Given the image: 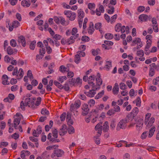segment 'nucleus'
I'll return each instance as SVG.
<instances>
[{
  "label": "nucleus",
  "mask_w": 159,
  "mask_h": 159,
  "mask_svg": "<svg viewBox=\"0 0 159 159\" xmlns=\"http://www.w3.org/2000/svg\"><path fill=\"white\" fill-rule=\"evenodd\" d=\"M151 116L150 113H147L145 117L144 120V124L146 125V129H148L152 125L155 121V118L153 117H151L150 119Z\"/></svg>",
  "instance_id": "f257e3e1"
},
{
  "label": "nucleus",
  "mask_w": 159,
  "mask_h": 159,
  "mask_svg": "<svg viewBox=\"0 0 159 159\" xmlns=\"http://www.w3.org/2000/svg\"><path fill=\"white\" fill-rule=\"evenodd\" d=\"M127 123L126 120H125V119L121 120L119 122L117 126V130H119L120 129H125L127 126Z\"/></svg>",
  "instance_id": "f03ea898"
},
{
  "label": "nucleus",
  "mask_w": 159,
  "mask_h": 159,
  "mask_svg": "<svg viewBox=\"0 0 159 159\" xmlns=\"http://www.w3.org/2000/svg\"><path fill=\"white\" fill-rule=\"evenodd\" d=\"M54 19L55 22L57 24H61L63 25H67V24L66 25L65 23L66 21L65 19L62 17L59 16L58 17L57 16H55Z\"/></svg>",
  "instance_id": "7ed1b4c3"
},
{
  "label": "nucleus",
  "mask_w": 159,
  "mask_h": 159,
  "mask_svg": "<svg viewBox=\"0 0 159 159\" xmlns=\"http://www.w3.org/2000/svg\"><path fill=\"white\" fill-rule=\"evenodd\" d=\"M92 89L89 90V92H84V94L87 96L92 97L94 96V95L96 93L95 91L99 89V87H97V86H95L96 89H94V86H91Z\"/></svg>",
  "instance_id": "20e7f679"
},
{
  "label": "nucleus",
  "mask_w": 159,
  "mask_h": 159,
  "mask_svg": "<svg viewBox=\"0 0 159 159\" xmlns=\"http://www.w3.org/2000/svg\"><path fill=\"white\" fill-rule=\"evenodd\" d=\"M26 102V107L28 106V107L31 108L33 109H34L37 108L34 106V102L31 99V98H26L25 99Z\"/></svg>",
  "instance_id": "39448f33"
},
{
  "label": "nucleus",
  "mask_w": 159,
  "mask_h": 159,
  "mask_svg": "<svg viewBox=\"0 0 159 159\" xmlns=\"http://www.w3.org/2000/svg\"><path fill=\"white\" fill-rule=\"evenodd\" d=\"M64 154V152L62 150L58 149L54 151V152L51 156L52 158H53L56 156L58 157H61Z\"/></svg>",
  "instance_id": "423d86ee"
},
{
  "label": "nucleus",
  "mask_w": 159,
  "mask_h": 159,
  "mask_svg": "<svg viewBox=\"0 0 159 159\" xmlns=\"http://www.w3.org/2000/svg\"><path fill=\"white\" fill-rule=\"evenodd\" d=\"M95 78V76L94 75H91L89 77L88 81V83L90 87L94 86V89H96L95 86H97L94 83Z\"/></svg>",
  "instance_id": "0eeeda50"
},
{
  "label": "nucleus",
  "mask_w": 159,
  "mask_h": 159,
  "mask_svg": "<svg viewBox=\"0 0 159 159\" xmlns=\"http://www.w3.org/2000/svg\"><path fill=\"white\" fill-rule=\"evenodd\" d=\"M82 109L83 110L82 115L84 116L87 115L89 112V109L88 108V105L87 104H84L83 105Z\"/></svg>",
  "instance_id": "6e6552de"
},
{
  "label": "nucleus",
  "mask_w": 159,
  "mask_h": 159,
  "mask_svg": "<svg viewBox=\"0 0 159 159\" xmlns=\"http://www.w3.org/2000/svg\"><path fill=\"white\" fill-rule=\"evenodd\" d=\"M17 41L19 43H21L23 47L26 45V42L25 38L22 35H21L18 38Z\"/></svg>",
  "instance_id": "1a4fd4ad"
},
{
  "label": "nucleus",
  "mask_w": 159,
  "mask_h": 159,
  "mask_svg": "<svg viewBox=\"0 0 159 159\" xmlns=\"http://www.w3.org/2000/svg\"><path fill=\"white\" fill-rule=\"evenodd\" d=\"M15 98V96L12 94H9L8 97L5 98L4 101L5 102H8L9 103L11 102V100H13Z\"/></svg>",
  "instance_id": "9d476101"
},
{
  "label": "nucleus",
  "mask_w": 159,
  "mask_h": 159,
  "mask_svg": "<svg viewBox=\"0 0 159 159\" xmlns=\"http://www.w3.org/2000/svg\"><path fill=\"white\" fill-rule=\"evenodd\" d=\"M66 125H63L62 126L61 128L60 129L61 132L60 131L59 132V134L61 136H63L66 133Z\"/></svg>",
  "instance_id": "9b49d317"
},
{
  "label": "nucleus",
  "mask_w": 159,
  "mask_h": 159,
  "mask_svg": "<svg viewBox=\"0 0 159 159\" xmlns=\"http://www.w3.org/2000/svg\"><path fill=\"white\" fill-rule=\"evenodd\" d=\"M119 85L117 83H116L115 84V86H114L112 89V91L114 94H117L119 92Z\"/></svg>",
  "instance_id": "f8f14e48"
},
{
  "label": "nucleus",
  "mask_w": 159,
  "mask_h": 159,
  "mask_svg": "<svg viewBox=\"0 0 159 159\" xmlns=\"http://www.w3.org/2000/svg\"><path fill=\"white\" fill-rule=\"evenodd\" d=\"M143 119L141 118H139L138 120L136 121V127L137 128L138 127H139V128L141 127L142 128V126L143 124Z\"/></svg>",
  "instance_id": "ddd939ff"
},
{
  "label": "nucleus",
  "mask_w": 159,
  "mask_h": 159,
  "mask_svg": "<svg viewBox=\"0 0 159 159\" xmlns=\"http://www.w3.org/2000/svg\"><path fill=\"white\" fill-rule=\"evenodd\" d=\"M94 30L93 27V24L92 22H91L89 25L88 29V32L89 34H92Z\"/></svg>",
  "instance_id": "4468645a"
},
{
  "label": "nucleus",
  "mask_w": 159,
  "mask_h": 159,
  "mask_svg": "<svg viewBox=\"0 0 159 159\" xmlns=\"http://www.w3.org/2000/svg\"><path fill=\"white\" fill-rule=\"evenodd\" d=\"M2 78L4 80L2 82V83L4 85L9 84V83H8V76L6 75H4L2 76Z\"/></svg>",
  "instance_id": "2eb2a0df"
},
{
  "label": "nucleus",
  "mask_w": 159,
  "mask_h": 159,
  "mask_svg": "<svg viewBox=\"0 0 159 159\" xmlns=\"http://www.w3.org/2000/svg\"><path fill=\"white\" fill-rule=\"evenodd\" d=\"M15 51H13L12 48L11 47L9 46L7 50V53L10 55L15 54L17 52V50L15 49Z\"/></svg>",
  "instance_id": "dca6fc26"
},
{
  "label": "nucleus",
  "mask_w": 159,
  "mask_h": 159,
  "mask_svg": "<svg viewBox=\"0 0 159 159\" xmlns=\"http://www.w3.org/2000/svg\"><path fill=\"white\" fill-rule=\"evenodd\" d=\"M139 19L142 21H146L148 19V16L145 14H143L139 16Z\"/></svg>",
  "instance_id": "f3484780"
},
{
  "label": "nucleus",
  "mask_w": 159,
  "mask_h": 159,
  "mask_svg": "<svg viewBox=\"0 0 159 159\" xmlns=\"http://www.w3.org/2000/svg\"><path fill=\"white\" fill-rule=\"evenodd\" d=\"M109 126L108 121H105L103 126V130L104 132H107L109 129Z\"/></svg>",
  "instance_id": "a211bd4d"
},
{
  "label": "nucleus",
  "mask_w": 159,
  "mask_h": 159,
  "mask_svg": "<svg viewBox=\"0 0 159 159\" xmlns=\"http://www.w3.org/2000/svg\"><path fill=\"white\" fill-rule=\"evenodd\" d=\"M156 128L155 126H153L150 129L149 132L148 137L149 138H151L153 135L155 131Z\"/></svg>",
  "instance_id": "6ab92c4d"
},
{
  "label": "nucleus",
  "mask_w": 159,
  "mask_h": 159,
  "mask_svg": "<svg viewBox=\"0 0 159 159\" xmlns=\"http://www.w3.org/2000/svg\"><path fill=\"white\" fill-rule=\"evenodd\" d=\"M134 117V115L130 113L127 116L125 120H126V122H128L129 120H132Z\"/></svg>",
  "instance_id": "aec40b11"
},
{
  "label": "nucleus",
  "mask_w": 159,
  "mask_h": 159,
  "mask_svg": "<svg viewBox=\"0 0 159 159\" xmlns=\"http://www.w3.org/2000/svg\"><path fill=\"white\" fill-rule=\"evenodd\" d=\"M53 122L52 121L50 120L49 121V126L48 125H46L45 126V129L46 132L48 131L49 130L50 128H51L52 126Z\"/></svg>",
  "instance_id": "412c9836"
},
{
  "label": "nucleus",
  "mask_w": 159,
  "mask_h": 159,
  "mask_svg": "<svg viewBox=\"0 0 159 159\" xmlns=\"http://www.w3.org/2000/svg\"><path fill=\"white\" fill-rule=\"evenodd\" d=\"M102 81L101 78H96V84L97 87H99L102 84Z\"/></svg>",
  "instance_id": "4be33fe9"
},
{
  "label": "nucleus",
  "mask_w": 159,
  "mask_h": 159,
  "mask_svg": "<svg viewBox=\"0 0 159 159\" xmlns=\"http://www.w3.org/2000/svg\"><path fill=\"white\" fill-rule=\"evenodd\" d=\"M29 0H25L22 1L21 2L22 5L24 7H29L30 5V2H28V1Z\"/></svg>",
  "instance_id": "5701e85b"
},
{
  "label": "nucleus",
  "mask_w": 159,
  "mask_h": 159,
  "mask_svg": "<svg viewBox=\"0 0 159 159\" xmlns=\"http://www.w3.org/2000/svg\"><path fill=\"white\" fill-rule=\"evenodd\" d=\"M100 50L99 48H97L96 50L94 49H92V54L94 56L100 54Z\"/></svg>",
  "instance_id": "b1692460"
},
{
  "label": "nucleus",
  "mask_w": 159,
  "mask_h": 159,
  "mask_svg": "<svg viewBox=\"0 0 159 159\" xmlns=\"http://www.w3.org/2000/svg\"><path fill=\"white\" fill-rule=\"evenodd\" d=\"M78 14L79 19H83V18L84 16V11L81 9L78 10Z\"/></svg>",
  "instance_id": "393cba45"
},
{
  "label": "nucleus",
  "mask_w": 159,
  "mask_h": 159,
  "mask_svg": "<svg viewBox=\"0 0 159 159\" xmlns=\"http://www.w3.org/2000/svg\"><path fill=\"white\" fill-rule=\"evenodd\" d=\"M138 112V108L137 107H135L133 109L132 111L130 113L135 117L137 115Z\"/></svg>",
  "instance_id": "a878e982"
},
{
  "label": "nucleus",
  "mask_w": 159,
  "mask_h": 159,
  "mask_svg": "<svg viewBox=\"0 0 159 159\" xmlns=\"http://www.w3.org/2000/svg\"><path fill=\"white\" fill-rule=\"evenodd\" d=\"M152 42V41H147V45H146L145 48V51H148V49L151 46Z\"/></svg>",
  "instance_id": "bb28decb"
},
{
  "label": "nucleus",
  "mask_w": 159,
  "mask_h": 159,
  "mask_svg": "<svg viewBox=\"0 0 159 159\" xmlns=\"http://www.w3.org/2000/svg\"><path fill=\"white\" fill-rule=\"evenodd\" d=\"M116 125V121L114 119L112 120L110 124L111 129L113 130L115 127Z\"/></svg>",
  "instance_id": "cd10ccee"
},
{
  "label": "nucleus",
  "mask_w": 159,
  "mask_h": 159,
  "mask_svg": "<svg viewBox=\"0 0 159 159\" xmlns=\"http://www.w3.org/2000/svg\"><path fill=\"white\" fill-rule=\"evenodd\" d=\"M80 60V56L79 54H77L75 56V62L77 64L78 63Z\"/></svg>",
  "instance_id": "c85d7f7f"
},
{
  "label": "nucleus",
  "mask_w": 159,
  "mask_h": 159,
  "mask_svg": "<svg viewBox=\"0 0 159 159\" xmlns=\"http://www.w3.org/2000/svg\"><path fill=\"white\" fill-rule=\"evenodd\" d=\"M68 132L69 134H73L75 132V129L73 127L69 126L68 129Z\"/></svg>",
  "instance_id": "c756f323"
},
{
  "label": "nucleus",
  "mask_w": 159,
  "mask_h": 159,
  "mask_svg": "<svg viewBox=\"0 0 159 159\" xmlns=\"http://www.w3.org/2000/svg\"><path fill=\"white\" fill-rule=\"evenodd\" d=\"M41 113L43 115H48L49 114V111L45 108H43L41 110Z\"/></svg>",
  "instance_id": "7c9ffc66"
},
{
  "label": "nucleus",
  "mask_w": 159,
  "mask_h": 159,
  "mask_svg": "<svg viewBox=\"0 0 159 159\" xmlns=\"http://www.w3.org/2000/svg\"><path fill=\"white\" fill-rule=\"evenodd\" d=\"M54 84L60 89H62V85L56 80L54 81Z\"/></svg>",
  "instance_id": "2f4dec72"
},
{
  "label": "nucleus",
  "mask_w": 159,
  "mask_h": 159,
  "mask_svg": "<svg viewBox=\"0 0 159 159\" xmlns=\"http://www.w3.org/2000/svg\"><path fill=\"white\" fill-rule=\"evenodd\" d=\"M105 38L107 39H111L113 38V35L111 34L107 33L105 35Z\"/></svg>",
  "instance_id": "473e14b6"
},
{
  "label": "nucleus",
  "mask_w": 159,
  "mask_h": 159,
  "mask_svg": "<svg viewBox=\"0 0 159 159\" xmlns=\"http://www.w3.org/2000/svg\"><path fill=\"white\" fill-rule=\"evenodd\" d=\"M63 89L66 91H68L69 90L70 88L68 84L66 83L63 86L62 85V89Z\"/></svg>",
  "instance_id": "72a5a7b5"
},
{
  "label": "nucleus",
  "mask_w": 159,
  "mask_h": 159,
  "mask_svg": "<svg viewBox=\"0 0 159 159\" xmlns=\"http://www.w3.org/2000/svg\"><path fill=\"white\" fill-rule=\"evenodd\" d=\"M67 70V68L63 65L61 66L59 68L60 71L62 73H65L66 71H68V70Z\"/></svg>",
  "instance_id": "f704fd0d"
},
{
  "label": "nucleus",
  "mask_w": 159,
  "mask_h": 159,
  "mask_svg": "<svg viewBox=\"0 0 159 159\" xmlns=\"http://www.w3.org/2000/svg\"><path fill=\"white\" fill-rule=\"evenodd\" d=\"M121 24L120 23H118L115 26V30L116 32H119L120 31Z\"/></svg>",
  "instance_id": "c9c22d12"
},
{
  "label": "nucleus",
  "mask_w": 159,
  "mask_h": 159,
  "mask_svg": "<svg viewBox=\"0 0 159 159\" xmlns=\"http://www.w3.org/2000/svg\"><path fill=\"white\" fill-rule=\"evenodd\" d=\"M26 102H25H25L23 101H21L20 103V107L21 109L24 111L25 110V106H26Z\"/></svg>",
  "instance_id": "e433bc0d"
},
{
  "label": "nucleus",
  "mask_w": 159,
  "mask_h": 159,
  "mask_svg": "<svg viewBox=\"0 0 159 159\" xmlns=\"http://www.w3.org/2000/svg\"><path fill=\"white\" fill-rule=\"evenodd\" d=\"M135 101V100L134 102ZM136 105L138 107H139L141 106V101L140 98L139 97H138L137 99H136Z\"/></svg>",
  "instance_id": "4c0bfd02"
},
{
  "label": "nucleus",
  "mask_w": 159,
  "mask_h": 159,
  "mask_svg": "<svg viewBox=\"0 0 159 159\" xmlns=\"http://www.w3.org/2000/svg\"><path fill=\"white\" fill-rule=\"evenodd\" d=\"M35 45L36 42L34 41L32 42L30 45V48L32 50H34L35 46Z\"/></svg>",
  "instance_id": "58836bf2"
},
{
  "label": "nucleus",
  "mask_w": 159,
  "mask_h": 159,
  "mask_svg": "<svg viewBox=\"0 0 159 159\" xmlns=\"http://www.w3.org/2000/svg\"><path fill=\"white\" fill-rule=\"evenodd\" d=\"M104 90H102L101 92L99 93L98 95L95 97V98L98 99L101 98L102 95L104 94Z\"/></svg>",
  "instance_id": "ea45409f"
},
{
  "label": "nucleus",
  "mask_w": 159,
  "mask_h": 159,
  "mask_svg": "<svg viewBox=\"0 0 159 159\" xmlns=\"http://www.w3.org/2000/svg\"><path fill=\"white\" fill-rule=\"evenodd\" d=\"M106 62L108 63V64L105 65V67L108 70L109 69V68L112 66L111 62L109 61H107Z\"/></svg>",
  "instance_id": "a19ab883"
},
{
  "label": "nucleus",
  "mask_w": 159,
  "mask_h": 159,
  "mask_svg": "<svg viewBox=\"0 0 159 159\" xmlns=\"http://www.w3.org/2000/svg\"><path fill=\"white\" fill-rule=\"evenodd\" d=\"M67 79V77L66 76H60L58 79V80L61 83H63L64 80H66Z\"/></svg>",
  "instance_id": "79ce46f5"
},
{
  "label": "nucleus",
  "mask_w": 159,
  "mask_h": 159,
  "mask_svg": "<svg viewBox=\"0 0 159 159\" xmlns=\"http://www.w3.org/2000/svg\"><path fill=\"white\" fill-rule=\"evenodd\" d=\"M20 23L17 20H15L12 23V25L14 28H17L20 25Z\"/></svg>",
  "instance_id": "37998d69"
},
{
  "label": "nucleus",
  "mask_w": 159,
  "mask_h": 159,
  "mask_svg": "<svg viewBox=\"0 0 159 159\" xmlns=\"http://www.w3.org/2000/svg\"><path fill=\"white\" fill-rule=\"evenodd\" d=\"M115 113L116 112L114 110L112 109H111L108 111L107 114L108 116H111L115 114Z\"/></svg>",
  "instance_id": "c03bdc74"
},
{
  "label": "nucleus",
  "mask_w": 159,
  "mask_h": 159,
  "mask_svg": "<svg viewBox=\"0 0 159 159\" xmlns=\"http://www.w3.org/2000/svg\"><path fill=\"white\" fill-rule=\"evenodd\" d=\"M10 45L13 47H14L16 46V41L14 39H12L10 41Z\"/></svg>",
  "instance_id": "a18cd8bd"
},
{
  "label": "nucleus",
  "mask_w": 159,
  "mask_h": 159,
  "mask_svg": "<svg viewBox=\"0 0 159 159\" xmlns=\"http://www.w3.org/2000/svg\"><path fill=\"white\" fill-rule=\"evenodd\" d=\"M102 123L100 122L98 123L95 127V129L96 130L98 129H102V126L101 125Z\"/></svg>",
  "instance_id": "49530a36"
},
{
  "label": "nucleus",
  "mask_w": 159,
  "mask_h": 159,
  "mask_svg": "<svg viewBox=\"0 0 159 159\" xmlns=\"http://www.w3.org/2000/svg\"><path fill=\"white\" fill-rule=\"evenodd\" d=\"M53 136L55 138L58 137V131L57 130L55 129L52 131Z\"/></svg>",
  "instance_id": "de8ad7c7"
},
{
  "label": "nucleus",
  "mask_w": 159,
  "mask_h": 159,
  "mask_svg": "<svg viewBox=\"0 0 159 159\" xmlns=\"http://www.w3.org/2000/svg\"><path fill=\"white\" fill-rule=\"evenodd\" d=\"M41 101V98L40 97H38L37 98L36 103L35 104H34V106H35V107H36V106H39L40 104Z\"/></svg>",
  "instance_id": "09e8293b"
},
{
  "label": "nucleus",
  "mask_w": 159,
  "mask_h": 159,
  "mask_svg": "<svg viewBox=\"0 0 159 159\" xmlns=\"http://www.w3.org/2000/svg\"><path fill=\"white\" fill-rule=\"evenodd\" d=\"M88 8L90 10L94 8L95 7V5L94 3H89L88 4Z\"/></svg>",
  "instance_id": "8fccbe9b"
},
{
  "label": "nucleus",
  "mask_w": 159,
  "mask_h": 159,
  "mask_svg": "<svg viewBox=\"0 0 159 159\" xmlns=\"http://www.w3.org/2000/svg\"><path fill=\"white\" fill-rule=\"evenodd\" d=\"M72 12L70 11H65L64 14L65 15H66L67 17L69 18L71 16Z\"/></svg>",
  "instance_id": "3c124183"
},
{
  "label": "nucleus",
  "mask_w": 159,
  "mask_h": 159,
  "mask_svg": "<svg viewBox=\"0 0 159 159\" xmlns=\"http://www.w3.org/2000/svg\"><path fill=\"white\" fill-rule=\"evenodd\" d=\"M66 113L63 112L61 114L60 117L61 120V121H63L65 120L66 117Z\"/></svg>",
  "instance_id": "603ef678"
},
{
  "label": "nucleus",
  "mask_w": 159,
  "mask_h": 159,
  "mask_svg": "<svg viewBox=\"0 0 159 159\" xmlns=\"http://www.w3.org/2000/svg\"><path fill=\"white\" fill-rule=\"evenodd\" d=\"M20 118L19 117H18L15 119L14 121V124L19 125L20 123Z\"/></svg>",
  "instance_id": "864d4df0"
},
{
  "label": "nucleus",
  "mask_w": 159,
  "mask_h": 159,
  "mask_svg": "<svg viewBox=\"0 0 159 159\" xmlns=\"http://www.w3.org/2000/svg\"><path fill=\"white\" fill-rule=\"evenodd\" d=\"M19 73V74L18 75H17V76H18L19 75V76L20 77V79L21 78H22L23 77V74H24V72H23V70L22 69L20 68L19 70L18 74Z\"/></svg>",
  "instance_id": "5fc2aeb1"
},
{
  "label": "nucleus",
  "mask_w": 159,
  "mask_h": 159,
  "mask_svg": "<svg viewBox=\"0 0 159 159\" xmlns=\"http://www.w3.org/2000/svg\"><path fill=\"white\" fill-rule=\"evenodd\" d=\"M81 40L83 41H88L89 40V38L88 36L84 35L82 37Z\"/></svg>",
  "instance_id": "6e6d98bb"
},
{
  "label": "nucleus",
  "mask_w": 159,
  "mask_h": 159,
  "mask_svg": "<svg viewBox=\"0 0 159 159\" xmlns=\"http://www.w3.org/2000/svg\"><path fill=\"white\" fill-rule=\"evenodd\" d=\"M39 50L40 55L43 57L44 54L45 53V49L44 48H42V49H40Z\"/></svg>",
  "instance_id": "4d7b16f0"
},
{
  "label": "nucleus",
  "mask_w": 159,
  "mask_h": 159,
  "mask_svg": "<svg viewBox=\"0 0 159 159\" xmlns=\"http://www.w3.org/2000/svg\"><path fill=\"white\" fill-rule=\"evenodd\" d=\"M76 17V14L75 13H72L71 14V16L70 17L69 20H74L75 19Z\"/></svg>",
  "instance_id": "13d9d810"
},
{
  "label": "nucleus",
  "mask_w": 159,
  "mask_h": 159,
  "mask_svg": "<svg viewBox=\"0 0 159 159\" xmlns=\"http://www.w3.org/2000/svg\"><path fill=\"white\" fill-rule=\"evenodd\" d=\"M148 134V131L143 132L141 135V138L142 139H145L147 136Z\"/></svg>",
  "instance_id": "bf43d9fd"
},
{
  "label": "nucleus",
  "mask_w": 159,
  "mask_h": 159,
  "mask_svg": "<svg viewBox=\"0 0 159 159\" xmlns=\"http://www.w3.org/2000/svg\"><path fill=\"white\" fill-rule=\"evenodd\" d=\"M95 103V101L93 99H91L90 101L88 102V104L90 107L93 106Z\"/></svg>",
  "instance_id": "052dcab7"
},
{
  "label": "nucleus",
  "mask_w": 159,
  "mask_h": 159,
  "mask_svg": "<svg viewBox=\"0 0 159 159\" xmlns=\"http://www.w3.org/2000/svg\"><path fill=\"white\" fill-rule=\"evenodd\" d=\"M145 9L144 7L143 6H140L138 8V11L139 12H142L144 11Z\"/></svg>",
  "instance_id": "680f3d73"
},
{
  "label": "nucleus",
  "mask_w": 159,
  "mask_h": 159,
  "mask_svg": "<svg viewBox=\"0 0 159 159\" xmlns=\"http://www.w3.org/2000/svg\"><path fill=\"white\" fill-rule=\"evenodd\" d=\"M117 14H115L111 18V22L112 23L114 22L117 18Z\"/></svg>",
  "instance_id": "e2e57ef3"
},
{
  "label": "nucleus",
  "mask_w": 159,
  "mask_h": 159,
  "mask_svg": "<svg viewBox=\"0 0 159 159\" xmlns=\"http://www.w3.org/2000/svg\"><path fill=\"white\" fill-rule=\"evenodd\" d=\"M81 104V102L80 100H77L75 101V105L77 108H79Z\"/></svg>",
  "instance_id": "0e129e2a"
},
{
  "label": "nucleus",
  "mask_w": 159,
  "mask_h": 159,
  "mask_svg": "<svg viewBox=\"0 0 159 159\" xmlns=\"http://www.w3.org/2000/svg\"><path fill=\"white\" fill-rule=\"evenodd\" d=\"M137 55L139 56H143L144 55V53L143 50H140L137 51Z\"/></svg>",
  "instance_id": "69168bd1"
},
{
  "label": "nucleus",
  "mask_w": 159,
  "mask_h": 159,
  "mask_svg": "<svg viewBox=\"0 0 159 159\" xmlns=\"http://www.w3.org/2000/svg\"><path fill=\"white\" fill-rule=\"evenodd\" d=\"M101 23H98L95 24V27L96 29L98 30L100 29L101 27Z\"/></svg>",
  "instance_id": "338daca9"
},
{
  "label": "nucleus",
  "mask_w": 159,
  "mask_h": 159,
  "mask_svg": "<svg viewBox=\"0 0 159 159\" xmlns=\"http://www.w3.org/2000/svg\"><path fill=\"white\" fill-rule=\"evenodd\" d=\"M120 89L123 90L125 89L126 85L124 83H121L120 84Z\"/></svg>",
  "instance_id": "774afa93"
}]
</instances>
